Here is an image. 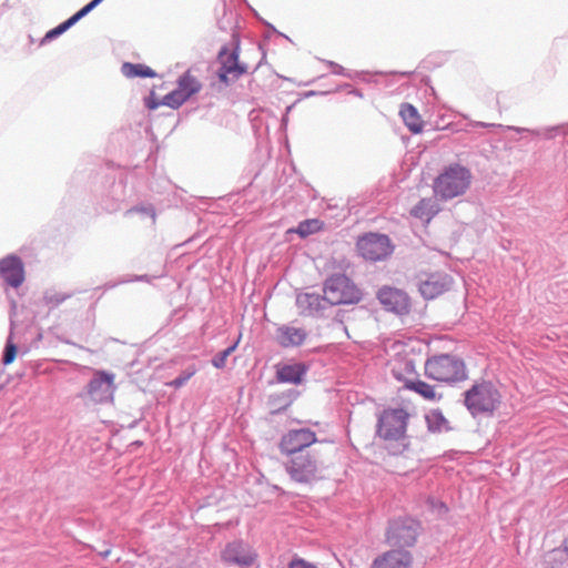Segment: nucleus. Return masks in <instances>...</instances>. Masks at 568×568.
<instances>
[{"instance_id":"obj_33","label":"nucleus","mask_w":568,"mask_h":568,"mask_svg":"<svg viewBox=\"0 0 568 568\" xmlns=\"http://www.w3.org/2000/svg\"><path fill=\"white\" fill-rule=\"evenodd\" d=\"M160 105H163V104H162V100H161V101H158V100L154 98V93L152 92V93H151V97H150V99H149V101H148V106H149L150 109H156V108H159Z\"/></svg>"},{"instance_id":"obj_31","label":"nucleus","mask_w":568,"mask_h":568,"mask_svg":"<svg viewBox=\"0 0 568 568\" xmlns=\"http://www.w3.org/2000/svg\"><path fill=\"white\" fill-rule=\"evenodd\" d=\"M196 373V369L195 367H192L190 368L187 372H185L184 374L180 375L179 377H176L172 383L171 385L174 386V387H181L182 385H184L194 374Z\"/></svg>"},{"instance_id":"obj_24","label":"nucleus","mask_w":568,"mask_h":568,"mask_svg":"<svg viewBox=\"0 0 568 568\" xmlns=\"http://www.w3.org/2000/svg\"><path fill=\"white\" fill-rule=\"evenodd\" d=\"M201 87V82L190 71L185 72L178 81V89L187 95V99L197 93Z\"/></svg>"},{"instance_id":"obj_32","label":"nucleus","mask_w":568,"mask_h":568,"mask_svg":"<svg viewBox=\"0 0 568 568\" xmlns=\"http://www.w3.org/2000/svg\"><path fill=\"white\" fill-rule=\"evenodd\" d=\"M288 568H317V567L302 558H294L288 564Z\"/></svg>"},{"instance_id":"obj_22","label":"nucleus","mask_w":568,"mask_h":568,"mask_svg":"<svg viewBox=\"0 0 568 568\" xmlns=\"http://www.w3.org/2000/svg\"><path fill=\"white\" fill-rule=\"evenodd\" d=\"M101 1L102 0H92L91 2H89L67 21L62 22L57 28L50 30L47 33L45 39H52L67 31L71 26H73L77 21H79L82 17L88 14L93 8H95Z\"/></svg>"},{"instance_id":"obj_23","label":"nucleus","mask_w":568,"mask_h":568,"mask_svg":"<svg viewBox=\"0 0 568 568\" xmlns=\"http://www.w3.org/2000/svg\"><path fill=\"white\" fill-rule=\"evenodd\" d=\"M428 429L433 433H447L453 429L452 423L438 409H433L426 415Z\"/></svg>"},{"instance_id":"obj_16","label":"nucleus","mask_w":568,"mask_h":568,"mask_svg":"<svg viewBox=\"0 0 568 568\" xmlns=\"http://www.w3.org/2000/svg\"><path fill=\"white\" fill-rule=\"evenodd\" d=\"M221 69L219 77L221 81L227 83L239 79L243 73L246 72V68L241 65L237 61V54L235 52H227L223 50L220 52Z\"/></svg>"},{"instance_id":"obj_3","label":"nucleus","mask_w":568,"mask_h":568,"mask_svg":"<svg viewBox=\"0 0 568 568\" xmlns=\"http://www.w3.org/2000/svg\"><path fill=\"white\" fill-rule=\"evenodd\" d=\"M425 373L429 378L444 383H454L466 378L464 362L453 355L433 356L425 363Z\"/></svg>"},{"instance_id":"obj_8","label":"nucleus","mask_w":568,"mask_h":568,"mask_svg":"<svg viewBox=\"0 0 568 568\" xmlns=\"http://www.w3.org/2000/svg\"><path fill=\"white\" fill-rule=\"evenodd\" d=\"M408 413L403 408L385 409L377 424V434L385 440H398L404 437Z\"/></svg>"},{"instance_id":"obj_9","label":"nucleus","mask_w":568,"mask_h":568,"mask_svg":"<svg viewBox=\"0 0 568 568\" xmlns=\"http://www.w3.org/2000/svg\"><path fill=\"white\" fill-rule=\"evenodd\" d=\"M356 248L363 258L372 262L384 260L393 252L389 237L379 233H366L359 236Z\"/></svg>"},{"instance_id":"obj_5","label":"nucleus","mask_w":568,"mask_h":568,"mask_svg":"<svg viewBox=\"0 0 568 568\" xmlns=\"http://www.w3.org/2000/svg\"><path fill=\"white\" fill-rule=\"evenodd\" d=\"M500 399L499 390L490 382L475 384L465 394V405L473 415L493 413Z\"/></svg>"},{"instance_id":"obj_2","label":"nucleus","mask_w":568,"mask_h":568,"mask_svg":"<svg viewBox=\"0 0 568 568\" xmlns=\"http://www.w3.org/2000/svg\"><path fill=\"white\" fill-rule=\"evenodd\" d=\"M471 172L458 163L445 166L433 182L434 195L448 201L464 195L471 184Z\"/></svg>"},{"instance_id":"obj_29","label":"nucleus","mask_w":568,"mask_h":568,"mask_svg":"<svg viewBox=\"0 0 568 568\" xmlns=\"http://www.w3.org/2000/svg\"><path fill=\"white\" fill-rule=\"evenodd\" d=\"M237 344L239 342L214 356L212 359L213 366L216 368H223L226 364L227 357L236 349Z\"/></svg>"},{"instance_id":"obj_20","label":"nucleus","mask_w":568,"mask_h":568,"mask_svg":"<svg viewBox=\"0 0 568 568\" xmlns=\"http://www.w3.org/2000/svg\"><path fill=\"white\" fill-rule=\"evenodd\" d=\"M399 115L413 134H418L423 131L424 121L414 105L410 103H403L399 108Z\"/></svg>"},{"instance_id":"obj_11","label":"nucleus","mask_w":568,"mask_h":568,"mask_svg":"<svg viewBox=\"0 0 568 568\" xmlns=\"http://www.w3.org/2000/svg\"><path fill=\"white\" fill-rule=\"evenodd\" d=\"M317 442L316 434L308 428L293 429L287 432L280 442V450L286 457L295 454H305V448Z\"/></svg>"},{"instance_id":"obj_1","label":"nucleus","mask_w":568,"mask_h":568,"mask_svg":"<svg viewBox=\"0 0 568 568\" xmlns=\"http://www.w3.org/2000/svg\"><path fill=\"white\" fill-rule=\"evenodd\" d=\"M423 348V342L413 337L396 341L390 345L392 372L398 381L406 384L415 378L416 366L422 362Z\"/></svg>"},{"instance_id":"obj_25","label":"nucleus","mask_w":568,"mask_h":568,"mask_svg":"<svg viewBox=\"0 0 568 568\" xmlns=\"http://www.w3.org/2000/svg\"><path fill=\"white\" fill-rule=\"evenodd\" d=\"M122 73L126 78H153L155 77V72L148 65L141 63H130L125 62L122 65Z\"/></svg>"},{"instance_id":"obj_27","label":"nucleus","mask_w":568,"mask_h":568,"mask_svg":"<svg viewBox=\"0 0 568 568\" xmlns=\"http://www.w3.org/2000/svg\"><path fill=\"white\" fill-rule=\"evenodd\" d=\"M324 226V223L318 219H311L302 221L296 229H292L288 232H295L301 237H306L311 234L320 232Z\"/></svg>"},{"instance_id":"obj_26","label":"nucleus","mask_w":568,"mask_h":568,"mask_svg":"<svg viewBox=\"0 0 568 568\" xmlns=\"http://www.w3.org/2000/svg\"><path fill=\"white\" fill-rule=\"evenodd\" d=\"M405 387L410 390H414L415 393L419 394L422 397L428 400H434L437 397L435 388L420 379L413 378L412 381L405 384Z\"/></svg>"},{"instance_id":"obj_7","label":"nucleus","mask_w":568,"mask_h":568,"mask_svg":"<svg viewBox=\"0 0 568 568\" xmlns=\"http://www.w3.org/2000/svg\"><path fill=\"white\" fill-rule=\"evenodd\" d=\"M324 298L332 305L359 302L361 291L345 275L331 276L324 285Z\"/></svg>"},{"instance_id":"obj_34","label":"nucleus","mask_w":568,"mask_h":568,"mask_svg":"<svg viewBox=\"0 0 568 568\" xmlns=\"http://www.w3.org/2000/svg\"><path fill=\"white\" fill-rule=\"evenodd\" d=\"M562 546H564L565 550H566V551H568V539H566V540L564 541V545H562Z\"/></svg>"},{"instance_id":"obj_17","label":"nucleus","mask_w":568,"mask_h":568,"mask_svg":"<svg viewBox=\"0 0 568 568\" xmlns=\"http://www.w3.org/2000/svg\"><path fill=\"white\" fill-rule=\"evenodd\" d=\"M0 274L12 287L20 286L24 281V270L21 260L8 256L0 261Z\"/></svg>"},{"instance_id":"obj_18","label":"nucleus","mask_w":568,"mask_h":568,"mask_svg":"<svg viewBox=\"0 0 568 568\" xmlns=\"http://www.w3.org/2000/svg\"><path fill=\"white\" fill-rule=\"evenodd\" d=\"M307 337L304 328L283 325L276 331V341L282 347H295L302 345Z\"/></svg>"},{"instance_id":"obj_19","label":"nucleus","mask_w":568,"mask_h":568,"mask_svg":"<svg viewBox=\"0 0 568 568\" xmlns=\"http://www.w3.org/2000/svg\"><path fill=\"white\" fill-rule=\"evenodd\" d=\"M440 211L438 197L422 199L412 210V216L429 223L432 219Z\"/></svg>"},{"instance_id":"obj_13","label":"nucleus","mask_w":568,"mask_h":568,"mask_svg":"<svg viewBox=\"0 0 568 568\" xmlns=\"http://www.w3.org/2000/svg\"><path fill=\"white\" fill-rule=\"evenodd\" d=\"M452 284L453 278L448 274L433 273L420 281L419 292L426 300H433L448 292Z\"/></svg>"},{"instance_id":"obj_14","label":"nucleus","mask_w":568,"mask_h":568,"mask_svg":"<svg viewBox=\"0 0 568 568\" xmlns=\"http://www.w3.org/2000/svg\"><path fill=\"white\" fill-rule=\"evenodd\" d=\"M379 302L396 314H406L409 312L410 303L406 293L393 287H383L378 292Z\"/></svg>"},{"instance_id":"obj_30","label":"nucleus","mask_w":568,"mask_h":568,"mask_svg":"<svg viewBox=\"0 0 568 568\" xmlns=\"http://www.w3.org/2000/svg\"><path fill=\"white\" fill-rule=\"evenodd\" d=\"M17 352H18L17 346L11 341V338H9L7 344H6L4 354H3V357H2V363L4 365L11 364L16 359V357H17Z\"/></svg>"},{"instance_id":"obj_6","label":"nucleus","mask_w":568,"mask_h":568,"mask_svg":"<svg viewBox=\"0 0 568 568\" xmlns=\"http://www.w3.org/2000/svg\"><path fill=\"white\" fill-rule=\"evenodd\" d=\"M419 535V525L410 518L392 520L386 530V542L389 547L406 550L415 546Z\"/></svg>"},{"instance_id":"obj_10","label":"nucleus","mask_w":568,"mask_h":568,"mask_svg":"<svg viewBox=\"0 0 568 568\" xmlns=\"http://www.w3.org/2000/svg\"><path fill=\"white\" fill-rule=\"evenodd\" d=\"M221 559L227 566L247 568L257 560V554L252 546L243 540H233L221 550Z\"/></svg>"},{"instance_id":"obj_4","label":"nucleus","mask_w":568,"mask_h":568,"mask_svg":"<svg viewBox=\"0 0 568 568\" xmlns=\"http://www.w3.org/2000/svg\"><path fill=\"white\" fill-rule=\"evenodd\" d=\"M285 470L291 479L300 484H311L321 478L323 463L314 452L287 457Z\"/></svg>"},{"instance_id":"obj_12","label":"nucleus","mask_w":568,"mask_h":568,"mask_svg":"<svg viewBox=\"0 0 568 568\" xmlns=\"http://www.w3.org/2000/svg\"><path fill=\"white\" fill-rule=\"evenodd\" d=\"M115 376L105 371H95L88 384V394L95 403H106L113 399Z\"/></svg>"},{"instance_id":"obj_21","label":"nucleus","mask_w":568,"mask_h":568,"mask_svg":"<svg viewBox=\"0 0 568 568\" xmlns=\"http://www.w3.org/2000/svg\"><path fill=\"white\" fill-rule=\"evenodd\" d=\"M306 372V366L301 363L286 364L277 367L276 377L282 383L300 384Z\"/></svg>"},{"instance_id":"obj_28","label":"nucleus","mask_w":568,"mask_h":568,"mask_svg":"<svg viewBox=\"0 0 568 568\" xmlns=\"http://www.w3.org/2000/svg\"><path fill=\"white\" fill-rule=\"evenodd\" d=\"M187 100V95H185L184 93H182L181 90H179L178 88L175 90H173L172 92L168 93L163 99H162V104L163 105H168L170 108H173V109H178L179 106H181L185 101Z\"/></svg>"},{"instance_id":"obj_15","label":"nucleus","mask_w":568,"mask_h":568,"mask_svg":"<svg viewBox=\"0 0 568 568\" xmlns=\"http://www.w3.org/2000/svg\"><path fill=\"white\" fill-rule=\"evenodd\" d=\"M413 561L408 550L392 549L378 556L371 568H410Z\"/></svg>"}]
</instances>
